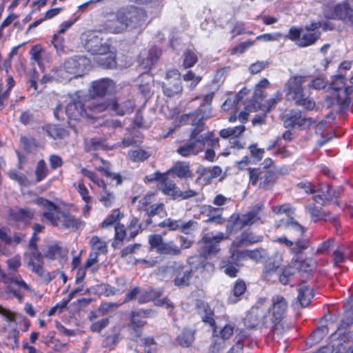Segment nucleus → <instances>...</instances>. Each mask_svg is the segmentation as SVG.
<instances>
[{
	"mask_svg": "<svg viewBox=\"0 0 353 353\" xmlns=\"http://www.w3.org/2000/svg\"><path fill=\"white\" fill-rule=\"evenodd\" d=\"M147 14L140 8L131 6L119 10L115 15L112 14L106 19L105 25L99 31L107 30L119 33L127 28L135 29L146 23Z\"/></svg>",
	"mask_w": 353,
	"mask_h": 353,
	"instance_id": "obj_1",
	"label": "nucleus"
},
{
	"mask_svg": "<svg viewBox=\"0 0 353 353\" xmlns=\"http://www.w3.org/2000/svg\"><path fill=\"white\" fill-rule=\"evenodd\" d=\"M36 203L42 208L43 216L52 225L64 228H79L80 223L70 214L61 211L52 202L39 198Z\"/></svg>",
	"mask_w": 353,
	"mask_h": 353,
	"instance_id": "obj_2",
	"label": "nucleus"
},
{
	"mask_svg": "<svg viewBox=\"0 0 353 353\" xmlns=\"http://www.w3.org/2000/svg\"><path fill=\"white\" fill-rule=\"evenodd\" d=\"M305 77L295 76L291 77L285 84L286 99L293 101L296 105L311 110L315 107V102L310 97L307 92L303 88Z\"/></svg>",
	"mask_w": 353,
	"mask_h": 353,
	"instance_id": "obj_3",
	"label": "nucleus"
},
{
	"mask_svg": "<svg viewBox=\"0 0 353 353\" xmlns=\"http://www.w3.org/2000/svg\"><path fill=\"white\" fill-rule=\"evenodd\" d=\"M263 209V204H256L245 214H233L228 221L227 230L229 231V233H231L232 230L234 226L238 227L239 229H242L246 226H250L259 221L263 222L261 216Z\"/></svg>",
	"mask_w": 353,
	"mask_h": 353,
	"instance_id": "obj_4",
	"label": "nucleus"
},
{
	"mask_svg": "<svg viewBox=\"0 0 353 353\" xmlns=\"http://www.w3.org/2000/svg\"><path fill=\"white\" fill-rule=\"evenodd\" d=\"M281 222L278 227L283 226L285 232L295 239V245L292 248V252L296 254L302 253L308 247L307 241L301 239L305 233L304 228L292 217H288Z\"/></svg>",
	"mask_w": 353,
	"mask_h": 353,
	"instance_id": "obj_5",
	"label": "nucleus"
},
{
	"mask_svg": "<svg viewBox=\"0 0 353 353\" xmlns=\"http://www.w3.org/2000/svg\"><path fill=\"white\" fill-rule=\"evenodd\" d=\"M320 27L319 23H312L305 26L307 32H304L303 28H291L288 37L295 41L300 47H305L313 44L320 37V33L315 31Z\"/></svg>",
	"mask_w": 353,
	"mask_h": 353,
	"instance_id": "obj_6",
	"label": "nucleus"
},
{
	"mask_svg": "<svg viewBox=\"0 0 353 353\" xmlns=\"http://www.w3.org/2000/svg\"><path fill=\"white\" fill-rule=\"evenodd\" d=\"M134 104L131 100H126L119 103L116 99H111L108 101H103L99 103L94 101H90V110L102 112L109 109L115 112L116 114L123 116L133 110Z\"/></svg>",
	"mask_w": 353,
	"mask_h": 353,
	"instance_id": "obj_7",
	"label": "nucleus"
},
{
	"mask_svg": "<svg viewBox=\"0 0 353 353\" xmlns=\"http://www.w3.org/2000/svg\"><path fill=\"white\" fill-rule=\"evenodd\" d=\"M250 182L253 186L258 185L259 188L268 189L275 183L276 173L265 168H248Z\"/></svg>",
	"mask_w": 353,
	"mask_h": 353,
	"instance_id": "obj_8",
	"label": "nucleus"
},
{
	"mask_svg": "<svg viewBox=\"0 0 353 353\" xmlns=\"http://www.w3.org/2000/svg\"><path fill=\"white\" fill-rule=\"evenodd\" d=\"M201 130L194 129L190 134V139L176 150L180 155L188 157L197 155L203 150V138L199 137Z\"/></svg>",
	"mask_w": 353,
	"mask_h": 353,
	"instance_id": "obj_9",
	"label": "nucleus"
},
{
	"mask_svg": "<svg viewBox=\"0 0 353 353\" xmlns=\"http://www.w3.org/2000/svg\"><path fill=\"white\" fill-rule=\"evenodd\" d=\"M87 101L86 96H83L80 91L77 92L76 97L65 107V112L68 118L74 121H79L81 119L86 118L87 108L85 103Z\"/></svg>",
	"mask_w": 353,
	"mask_h": 353,
	"instance_id": "obj_10",
	"label": "nucleus"
},
{
	"mask_svg": "<svg viewBox=\"0 0 353 353\" xmlns=\"http://www.w3.org/2000/svg\"><path fill=\"white\" fill-rule=\"evenodd\" d=\"M162 88L163 93L168 97L182 92L183 88L178 70H172L167 72L165 81L162 83Z\"/></svg>",
	"mask_w": 353,
	"mask_h": 353,
	"instance_id": "obj_11",
	"label": "nucleus"
},
{
	"mask_svg": "<svg viewBox=\"0 0 353 353\" xmlns=\"http://www.w3.org/2000/svg\"><path fill=\"white\" fill-rule=\"evenodd\" d=\"M345 83L343 82V77L339 75L336 77L332 82V89L336 92L335 97L337 103L341 105L342 109L347 108L350 103L349 95L353 92V87L349 86L342 90Z\"/></svg>",
	"mask_w": 353,
	"mask_h": 353,
	"instance_id": "obj_12",
	"label": "nucleus"
},
{
	"mask_svg": "<svg viewBox=\"0 0 353 353\" xmlns=\"http://www.w3.org/2000/svg\"><path fill=\"white\" fill-rule=\"evenodd\" d=\"M42 256L38 252L34 251L31 254L30 259L28 263V267L37 275H39L45 282L49 283L55 278L59 272H47L41 265Z\"/></svg>",
	"mask_w": 353,
	"mask_h": 353,
	"instance_id": "obj_13",
	"label": "nucleus"
},
{
	"mask_svg": "<svg viewBox=\"0 0 353 353\" xmlns=\"http://www.w3.org/2000/svg\"><path fill=\"white\" fill-rule=\"evenodd\" d=\"M88 59L85 57H77L67 59L63 66L73 77H81L86 72Z\"/></svg>",
	"mask_w": 353,
	"mask_h": 353,
	"instance_id": "obj_14",
	"label": "nucleus"
},
{
	"mask_svg": "<svg viewBox=\"0 0 353 353\" xmlns=\"http://www.w3.org/2000/svg\"><path fill=\"white\" fill-rule=\"evenodd\" d=\"M266 308H262L260 305H254L244 319L245 326L248 329H252L261 323L265 324L264 319L266 316Z\"/></svg>",
	"mask_w": 353,
	"mask_h": 353,
	"instance_id": "obj_15",
	"label": "nucleus"
},
{
	"mask_svg": "<svg viewBox=\"0 0 353 353\" xmlns=\"http://www.w3.org/2000/svg\"><path fill=\"white\" fill-rule=\"evenodd\" d=\"M228 236H225L222 232H219L216 235L210 234H205L202 238L204 243V252L206 256H210L216 254L220 248L219 243L224 239H228Z\"/></svg>",
	"mask_w": 353,
	"mask_h": 353,
	"instance_id": "obj_16",
	"label": "nucleus"
},
{
	"mask_svg": "<svg viewBox=\"0 0 353 353\" xmlns=\"http://www.w3.org/2000/svg\"><path fill=\"white\" fill-rule=\"evenodd\" d=\"M212 112V108L208 109H200L199 108L196 111L185 114L183 117V120L190 123L193 126H196L194 129L203 130L204 123L203 121L210 117Z\"/></svg>",
	"mask_w": 353,
	"mask_h": 353,
	"instance_id": "obj_17",
	"label": "nucleus"
},
{
	"mask_svg": "<svg viewBox=\"0 0 353 353\" xmlns=\"http://www.w3.org/2000/svg\"><path fill=\"white\" fill-rule=\"evenodd\" d=\"M294 269L292 268H285L281 273V270L278 268L269 265L265 268L263 276L266 280L272 281L275 277L274 275L276 274V276H279V281L283 285H287L290 278L294 275Z\"/></svg>",
	"mask_w": 353,
	"mask_h": 353,
	"instance_id": "obj_18",
	"label": "nucleus"
},
{
	"mask_svg": "<svg viewBox=\"0 0 353 353\" xmlns=\"http://www.w3.org/2000/svg\"><path fill=\"white\" fill-rule=\"evenodd\" d=\"M3 282L8 285V288L9 290L17 299H19V301L22 299V296L11 288L12 285H14L18 287L19 289H22L25 291H31L30 286L22 279L19 274H15L14 272H9L8 274L3 275Z\"/></svg>",
	"mask_w": 353,
	"mask_h": 353,
	"instance_id": "obj_19",
	"label": "nucleus"
},
{
	"mask_svg": "<svg viewBox=\"0 0 353 353\" xmlns=\"http://www.w3.org/2000/svg\"><path fill=\"white\" fill-rule=\"evenodd\" d=\"M288 308L286 299L281 295H275L272 299L271 321H283Z\"/></svg>",
	"mask_w": 353,
	"mask_h": 353,
	"instance_id": "obj_20",
	"label": "nucleus"
},
{
	"mask_svg": "<svg viewBox=\"0 0 353 353\" xmlns=\"http://www.w3.org/2000/svg\"><path fill=\"white\" fill-rule=\"evenodd\" d=\"M333 19L342 20L345 23L353 26V8L346 2L334 8Z\"/></svg>",
	"mask_w": 353,
	"mask_h": 353,
	"instance_id": "obj_21",
	"label": "nucleus"
},
{
	"mask_svg": "<svg viewBox=\"0 0 353 353\" xmlns=\"http://www.w3.org/2000/svg\"><path fill=\"white\" fill-rule=\"evenodd\" d=\"M92 34L94 31L92 30ZM110 46L105 42H103L101 38H99L98 36L91 35L90 34V53L94 57L99 54H105L110 50Z\"/></svg>",
	"mask_w": 353,
	"mask_h": 353,
	"instance_id": "obj_22",
	"label": "nucleus"
},
{
	"mask_svg": "<svg viewBox=\"0 0 353 353\" xmlns=\"http://www.w3.org/2000/svg\"><path fill=\"white\" fill-rule=\"evenodd\" d=\"M92 90L96 96L103 97L111 93L114 88V82L109 79H102L92 82Z\"/></svg>",
	"mask_w": 353,
	"mask_h": 353,
	"instance_id": "obj_23",
	"label": "nucleus"
},
{
	"mask_svg": "<svg viewBox=\"0 0 353 353\" xmlns=\"http://www.w3.org/2000/svg\"><path fill=\"white\" fill-rule=\"evenodd\" d=\"M155 179L159 180L160 182L158 184L159 190H161L165 194L170 195L176 198V192L179 190V188L176 186L175 183L165 177L164 175L160 174H156Z\"/></svg>",
	"mask_w": 353,
	"mask_h": 353,
	"instance_id": "obj_24",
	"label": "nucleus"
},
{
	"mask_svg": "<svg viewBox=\"0 0 353 353\" xmlns=\"http://www.w3.org/2000/svg\"><path fill=\"white\" fill-rule=\"evenodd\" d=\"M91 253L90 254V267L93 263L97 261V256L101 254H105L107 246L105 242L102 241L97 236H93L91 239Z\"/></svg>",
	"mask_w": 353,
	"mask_h": 353,
	"instance_id": "obj_25",
	"label": "nucleus"
},
{
	"mask_svg": "<svg viewBox=\"0 0 353 353\" xmlns=\"http://www.w3.org/2000/svg\"><path fill=\"white\" fill-rule=\"evenodd\" d=\"M93 61L99 66L106 69L115 68L117 66L116 54L110 50L105 54H99L94 57Z\"/></svg>",
	"mask_w": 353,
	"mask_h": 353,
	"instance_id": "obj_26",
	"label": "nucleus"
},
{
	"mask_svg": "<svg viewBox=\"0 0 353 353\" xmlns=\"http://www.w3.org/2000/svg\"><path fill=\"white\" fill-rule=\"evenodd\" d=\"M192 269L178 266L175 270L174 284L176 286H188L192 278Z\"/></svg>",
	"mask_w": 353,
	"mask_h": 353,
	"instance_id": "obj_27",
	"label": "nucleus"
},
{
	"mask_svg": "<svg viewBox=\"0 0 353 353\" xmlns=\"http://www.w3.org/2000/svg\"><path fill=\"white\" fill-rule=\"evenodd\" d=\"M297 290V300L301 306L303 307L307 306L314 296L313 290L305 283H302L299 286Z\"/></svg>",
	"mask_w": 353,
	"mask_h": 353,
	"instance_id": "obj_28",
	"label": "nucleus"
},
{
	"mask_svg": "<svg viewBox=\"0 0 353 353\" xmlns=\"http://www.w3.org/2000/svg\"><path fill=\"white\" fill-rule=\"evenodd\" d=\"M139 88L141 93L147 97L150 94L151 90L154 86V79L148 73H143L138 79Z\"/></svg>",
	"mask_w": 353,
	"mask_h": 353,
	"instance_id": "obj_29",
	"label": "nucleus"
},
{
	"mask_svg": "<svg viewBox=\"0 0 353 353\" xmlns=\"http://www.w3.org/2000/svg\"><path fill=\"white\" fill-rule=\"evenodd\" d=\"M88 6V3L85 2L78 7V10L74 14V18L68 21H63L59 26L58 34H63L68 29H69L80 17L81 12L84 11Z\"/></svg>",
	"mask_w": 353,
	"mask_h": 353,
	"instance_id": "obj_30",
	"label": "nucleus"
},
{
	"mask_svg": "<svg viewBox=\"0 0 353 353\" xmlns=\"http://www.w3.org/2000/svg\"><path fill=\"white\" fill-rule=\"evenodd\" d=\"M320 190L323 193L326 201H331L333 199L339 198L343 194L344 188L341 185L334 188L327 184L323 187H321Z\"/></svg>",
	"mask_w": 353,
	"mask_h": 353,
	"instance_id": "obj_31",
	"label": "nucleus"
},
{
	"mask_svg": "<svg viewBox=\"0 0 353 353\" xmlns=\"http://www.w3.org/2000/svg\"><path fill=\"white\" fill-rule=\"evenodd\" d=\"M119 291L120 289H116L114 287H110L104 284H97L96 285H92L91 288H90V293L92 292L99 296L105 295L108 296L110 295H114Z\"/></svg>",
	"mask_w": 353,
	"mask_h": 353,
	"instance_id": "obj_32",
	"label": "nucleus"
},
{
	"mask_svg": "<svg viewBox=\"0 0 353 353\" xmlns=\"http://www.w3.org/2000/svg\"><path fill=\"white\" fill-rule=\"evenodd\" d=\"M199 314L201 315L203 322L213 326L215 323L214 319L213 310L210 307L208 304L201 302L199 305Z\"/></svg>",
	"mask_w": 353,
	"mask_h": 353,
	"instance_id": "obj_33",
	"label": "nucleus"
},
{
	"mask_svg": "<svg viewBox=\"0 0 353 353\" xmlns=\"http://www.w3.org/2000/svg\"><path fill=\"white\" fill-rule=\"evenodd\" d=\"M33 213L28 210L17 209L9 211V216L11 220L16 221H27L32 219Z\"/></svg>",
	"mask_w": 353,
	"mask_h": 353,
	"instance_id": "obj_34",
	"label": "nucleus"
},
{
	"mask_svg": "<svg viewBox=\"0 0 353 353\" xmlns=\"http://www.w3.org/2000/svg\"><path fill=\"white\" fill-rule=\"evenodd\" d=\"M273 325L271 327L270 332L268 333V340L279 341L281 335L285 332V327L283 321H272Z\"/></svg>",
	"mask_w": 353,
	"mask_h": 353,
	"instance_id": "obj_35",
	"label": "nucleus"
},
{
	"mask_svg": "<svg viewBox=\"0 0 353 353\" xmlns=\"http://www.w3.org/2000/svg\"><path fill=\"white\" fill-rule=\"evenodd\" d=\"M30 54L31 59L35 61L41 70H43V59L46 56V51L40 46L37 45L31 48Z\"/></svg>",
	"mask_w": 353,
	"mask_h": 353,
	"instance_id": "obj_36",
	"label": "nucleus"
},
{
	"mask_svg": "<svg viewBox=\"0 0 353 353\" xmlns=\"http://www.w3.org/2000/svg\"><path fill=\"white\" fill-rule=\"evenodd\" d=\"M245 290V283L243 280H237L232 290V296L229 298L230 302L232 303H236L239 300V297L244 294Z\"/></svg>",
	"mask_w": 353,
	"mask_h": 353,
	"instance_id": "obj_37",
	"label": "nucleus"
},
{
	"mask_svg": "<svg viewBox=\"0 0 353 353\" xmlns=\"http://www.w3.org/2000/svg\"><path fill=\"white\" fill-rule=\"evenodd\" d=\"M152 310H139L132 311L131 313V321L133 326L137 327H141L145 324L142 319L150 317Z\"/></svg>",
	"mask_w": 353,
	"mask_h": 353,
	"instance_id": "obj_38",
	"label": "nucleus"
},
{
	"mask_svg": "<svg viewBox=\"0 0 353 353\" xmlns=\"http://www.w3.org/2000/svg\"><path fill=\"white\" fill-rule=\"evenodd\" d=\"M161 54V52L159 49L157 48L156 47L152 48L148 52V57L144 59L141 63L143 68H150L154 64L156 63Z\"/></svg>",
	"mask_w": 353,
	"mask_h": 353,
	"instance_id": "obj_39",
	"label": "nucleus"
},
{
	"mask_svg": "<svg viewBox=\"0 0 353 353\" xmlns=\"http://www.w3.org/2000/svg\"><path fill=\"white\" fill-rule=\"evenodd\" d=\"M176 340L179 345L181 347H190L194 340V332L191 330L185 329L177 336Z\"/></svg>",
	"mask_w": 353,
	"mask_h": 353,
	"instance_id": "obj_40",
	"label": "nucleus"
},
{
	"mask_svg": "<svg viewBox=\"0 0 353 353\" xmlns=\"http://www.w3.org/2000/svg\"><path fill=\"white\" fill-rule=\"evenodd\" d=\"M172 171L174 174L180 178H188L192 176L188 163L178 162L174 165Z\"/></svg>",
	"mask_w": 353,
	"mask_h": 353,
	"instance_id": "obj_41",
	"label": "nucleus"
},
{
	"mask_svg": "<svg viewBox=\"0 0 353 353\" xmlns=\"http://www.w3.org/2000/svg\"><path fill=\"white\" fill-rule=\"evenodd\" d=\"M307 209L311 216L316 218V220H324L331 222L335 221L334 217L327 219V217L330 215V212L322 211L321 209L319 208L315 205H309L307 206Z\"/></svg>",
	"mask_w": 353,
	"mask_h": 353,
	"instance_id": "obj_42",
	"label": "nucleus"
},
{
	"mask_svg": "<svg viewBox=\"0 0 353 353\" xmlns=\"http://www.w3.org/2000/svg\"><path fill=\"white\" fill-rule=\"evenodd\" d=\"M328 333V328L326 326H321L317 328L310 336L307 344L312 346L319 343Z\"/></svg>",
	"mask_w": 353,
	"mask_h": 353,
	"instance_id": "obj_43",
	"label": "nucleus"
},
{
	"mask_svg": "<svg viewBox=\"0 0 353 353\" xmlns=\"http://www.w3.org/2000/svg\"><path fill=\"white\" fill-rule=\"evenodd\" d=\"M222 209L209 207L208 213L207 223H214L216 224H222L224 219L221 216Z\"/></svg>",
	"mask_w": 353,
	"mask_h": 353,
	"instance_id": "obj_44",
	"label": "nucleus"
},
{
	"mask_svg": "<svg viewBox=\"0 0 353 353\" xmlns=\"http://www.w3.org/2000/svg\"><path fill=\"white\" fill-rule=\"evenodd\" d=\"M160 254L179 255L181 253L180 249L173 242H165L158 252Z\"/></svg>",
	"mask_w": 353,
	"mask_h": 353,
	"instance_id": "obj_45",
	"label": "nucleus"
},
{
	"mask_svg": "<svg viewBox=\"0 0 353 353\" xmlns=\"http://www.w3.org/2000/svg\"><path fill=\"white\" fill-rule=\"evenodd\" d=\"M48 170L47 168L46 164L44 160H40L37 165L35 169V175H36V183H39L43 180L46 176L48 175Z\"/></svg>",
	"mask_w": 353,
	"mask_h": 353,
	"instance_id": "obj_46",
	"label": "nucleus"
},
{
	"mask_svg": "<svg viewBox=\"0 0 353 353\" xmlns=\"http://www.w3.org/2000/svg\"><path fill=\"white\" fill-rule=\"evenodd\" d=\"M126 236L125 228L123 225L117 224L115 225V241L112 243V246L114 248L120 247V243L123 241Z\"/></svg>",
	"mask_w": 353,
	"mask_h": 353,
	"instance_id": "obj_47",
	"label": "nucleus"
},
{
	"mask_svg": "<svg viewBox=\"0 0 353 353\" xmlns=\"http://www.w3.org/2000/svg\"><path fill=\"white\" fill-rule=\"evenodd\" d=\"M123 214L120 212L119 209L112 211V214L107 216V218L101 223L102 228H106L116 223L123 217Z\"/></svg>",
	"mask_w": 353,
	"mask_h": 353,
	"instance_id": "obj_48",
	"label": "nucleus"
},
{
	"mask_svg": "<svg viewBox=\"0 0 353 353\" xmlns=\"http://www.w3.org/2000/svg\"><path fill=\"white\" fill-rule=\"evenodd\" d=\"M232 261H223L220 265L223 272L230 277H236L238 269L232 264Z\"/></svg>",
	"mask_w": 353,
	"mask_h": 353,
	"instance_id": "obj_49",
	"label": "nucleus"
},
{
	"mask_svg": "<svg viewBox=\"0 0 353 353\" xmlns=\"http://www.w3.org/2000/svg\"><path fill=\"white\" fill-rule=\"evenodd\" d=\"M183 55V65L186 68L192 67L198 60L197 55L191 50L185 51Z\"/></svg>",
	"mask_w": 353,
	"mask_h": 353,
	"instance_id": "obj_50",
	"label": "nucleus"
},
{
	"mask_svg": "<svg viewBox=\"0 0 353 353\" xmlns=\"http://www.w3.org/2000/svg\"><path fill=\"white\" fill-rule=\"evenodd\" d=\"M199 137L203 138V148H205L206 142H208V145L214 148L219 146V139L214 137V133L212 132H208L203 134H199Z\"/></svg>",
	"mask_w": 353,
	"mask_h": 353,
	"instance_id": "obj_51",
	"label": "nucleus"
},
{
	"mask_svg": "<svg viewBox=\"0 0 353 353\" xmlns=\"http://www.w3.org/2000/svg\"><path fill=\"white\" fill-rule=\"evenodd\" d=\"M75 188L79 194L81 196L83 200L85 202V205L84 207L85 212L88 210V190L84 185V183L81 181H79L76 185L74 184Z\"/></svg>",
	"mask_w": 353,
	"mask_h": 353,
	"instance_id": "obj_52",
	"label": "nucleus"
},
{
	"mask_svg": "<svg viewBox=\"0 0 353 353\" xmlns=\"http://www.w3.org/2000/svg\"><path fill=\"white\" fill-rule=\"evenodd\" d=\"M164 243L163 237L159 234H154L149 236V243L151 248L155 249L157 252Z\"/></svg>",
	"mask_w": 353,
	"mask_h": 353,
	"instance_id": "obj_53",
	"label": "nucleus"
},
{
	"mask_svg": "<svg viewBox=\"0 0 353 353\" xmlns=\"http://www.w3.org/2000/svg\"><path fill=\"white\" fill-rule=\"evenodd\" d=\"M54 77L62 82L70 81L74 78L70 73L67 72L64 66L55 72V76Z\"/></svg>",
	"mask_w": 353,
	"mask_h": 353,
	"instance_id": "obj_54",
	"label": "nucleus"
},
{
	"mask_svg": "<svg viewBox=\"0 0 353 353\" xmlns=\"http://www.w3.org/2000/svg\"><path fill=\"white\" fill-rule=\"evenodd\" d=\"M138 222L139 221L137 218H133L128 227L130 239L135 237L139 231L141 230V225Z\"/></svg>",
	"mask_w": 353,
	"mask_h": 353,
	"instance_id": "obj_55",
	"label": "nucleus"
},
{
	"mask_svg": "<svg viewBox=\"0 0 353 353\" xmlns=\"http://www.w3.org/2000/svg\"><path fill=\"white\" fill-rule=\"evenodd\" d=\"M222 173V169L219 166H214L212 169L204 168L202 172V175L204 177H208V179L216 178Z\"/></svg>",
	"mask_w": 353,
	"mask_h": 353,
	"instance_id": "obj_56",
	"label": "nucleus"
},
{
	"mask_svg": "<svg viewBox=\"0 0 353 353\" xmlns=\"http://www.w3.org/2000/svg\"><path fill=\"white\" fill-rule=\"evenodd\" d=\"M144 211L146 212L147 215L149 217L154 216L155 215L161 214L164 212L163 204L157 203L152 205L149 208H145Z\"/></svg>",
	"mask_w": 353,
	"mask_h": 353,
	"instance_id": "obj_57",
	"label": "nucleus"
},
{
	"mask_svg": "<svg viewBox=\"0 0 353 353\" xmlns=\"http://www.w3.org/2000/svg\"><path fill=\"white\" fill-rule=\"evenodd\" d=\"M353 323V307L345 312V318L341 321L338 330L346 329Z\"/></svg>",
	"mask_w": 353,
	"mask_h": 353,
	"instance_id": "obj_58",
	"label": "nucleus"
},
{
	"mask_svg": "<svg viewBox=\"0 0 353 353\" xmlns=\"http://www.w3.org/2000/svg\"><path fill=\"white\" fill-rule=\"evenodd\" d=\"M128 155L130 159L134 161H143L148 157V153L142 150L130 151L129 152Z\"/></svg>",
	"mask_w": 353,
	"mask_h": 353,
	"instance_id": "obj_59",
	"label": "nucleus"
},
{
	"mask_svg": "<svg viewBox=\"0 0 353 353\" xmlns=\"http://www.w3.org/2000/svg\"><path fill=\"white\" fill-rule=\"evenodd\" d=\"M61 254V248L57 245H52L48 248V250L45 252V256L50 259H55L57 256Z\"/></svg>",
	"mask_w": 353,
	"mask_h": 353,
	"instance_id": "obj_60",
	"label": "nucleus"
},
{
	"mask_svg": "<svg viewBox=\"0 0 353 353\" xmlns=\"http://www.w3.org/2000/svg\"><path fill=\"white\" fill-rule=\"evenodd\" d=\"M181 220L166 219L160 223L159 225L161 228H168L170 230H176L180 229Z\"/></svg>",
	"mask_w": 353,
	"mask_h": 353,
	"instance_id": "obj_61",
	"label": "nucleus"
},
{
	"mask_svg": "<svg viewBox=\"0 0 353 353\" xmlns=\"http://www.w3.org/2000/svg\"><path fill=\"white\" fill-rule=\"evenodd\" d=\"M300 115L301 112L299 110H292L284 116V118L285 119V123L288 125L294 127V125L298 120V117Z\"/></svg>",
	"mask_w": 353,
	"mask_h": 353,
	"instance_id": "obj_62",
	"label": "nucleus"
},
{
	"mask_svg": "<svg viewBox=\"0 0 353 353\" xmlns=\"http://www.w3.org/2000/svg\"><path fill=\"white\" fill-rule=\"evenodd\" d=\"M176 268V263H172L167 264L166 265L162 266L159 269V272L163 276L167 278L172 276L173 273H175Z\"/></svg>",
	"mask_w": 353,
	"mask_h": 353,
	"instance_id": "obj_63",
	"label": "nucleus"
},
{
	"mask_svg": "<svg viewBox=\"0 0 353 353\" xmlns=\"http://www.w3.org/2000/svg\"><path fill=\"white\" fill-rule=\"evenodd\" d=\"M197 223L194 221L183 222L181 220L180 230L185 234H189L192 230L196 228Z\"/></svg>",
	"mask_w": 353,
	"mask_h": 353,
	"instance_id": "obj_64",
	"label": "nucleus"
}]
</instances>
